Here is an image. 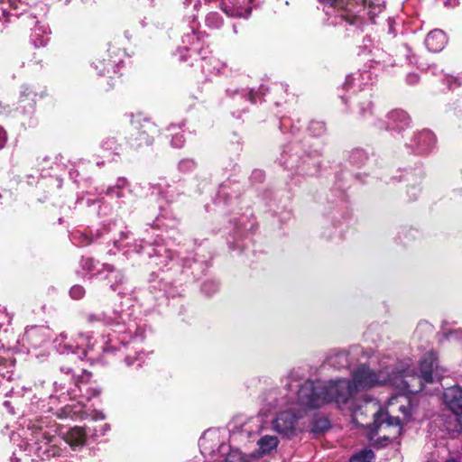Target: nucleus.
Instances as JSON below:
<instances>
[{
	"label": "nucleus",
	"instance_id": "58836bf2",
	"mask_svg": "<svg viewBox=\"0 0 462 462\" xmlns=\"http://www.w3.org/2000/svg\"><path fill=\"white\" fill-rule=\"evenodd\" d=\"M349 23L353 24V23H355V21L351 20V21H349Z\"/></svg>",
	"mask_w": 462,
	"mask_h": 462
},
{
	"label": "nucleus",
	"instance_id": "c756f323",
	"mask_svg": "<svg viewBox=\"0 0 462 462\" xmlns=\"http://www.w3.org/2000/svg\"><path fill=\"white\" fill-rule=\"evenodd\" d=\"M112 144H114L113 140H108L106 143H104V145H106V149H112Z\"/></svg>",
	"mask_w": 462,
	"mask_h": 462
},
{
	"label": "nucleus",
	"instance_id": "bb28decb",
	"mask_svg": "<svg viewBox=\"0 0 462 462\" xmlns=\"http://www.w3.org/2000/svg\"><path fill=\"white\" fill-rule=\"evenodd\" d=\"M448 336L455 338H462V331L449 332Z\"/></svg>",
	"mask_w": 462,
	"mask_h": 462
},
{
	"label": "nucleus",
	"instance_id": "9b49d317",
	"mask_svg": "<svg viewBox=\"0 0 462 462\" xmlns=\"http://www.w3.org/2000/svg\"><path fill=\"white\" fill-rule=\"evenodd\" d=\"M436 138L430 130H423L418 133L414 138V146L420 152L430 151L435 144Z\"/></svg>",
	"mask_w": 462,
	"mask_h": 462
},
{
	"label": "nucleus",
	"instance_id": "2f4dec72",
	"mask_svg": "<svg viewBox=\"0 0 462 462\" xmlns=\"http://www.w3.org/2000/svg\"><path fill=\"white\" fill-rule=\"evenodd\" d=\"M102 430H103L102 434H105V432H106V430H109V426H108L107 424H105V425L103 426V429H102Z\"/></svg>",
	"mask_w": 462,
	"mask_h": 462
},
{
	"label": "nucleus",
	"instance_id": "9d476101",
	"mask_svg": "<svg viewBox=\"0 0 462 462\" xmlns=\"http://www.w3.org/2000/svg\"><path fill=\"white\" fill-rule=\"evenodd\" d=\"M447 42L445 33L440 30L431 31L425 39V44L432 52L440 51Z\"/></svg>",
	"mask_w": 462,
	"mask_h": 462
},
{
	"label": "nucleus",
	"instance_id": "6ab92c4d",
	"mask_svg": "<svg viewBox=\"0 0 462 462\" xmlns=\"http://www.w3.org/2000/svg\"><path fill=\"white\" fill-rule=\"evenodd\" d=\"M206 23L209 27L218 28L222 24V20L217 13H210L206 18Z\"/></svg>",
	"mask_w": 462,
	"mask_h": 462
},
{
	"label": "nucleus",
	"instance_id": "f8f14e48",
	"mask_svg": "<svg viewBox=\"0 0 462 462\" xmlns=\"http://www.w3.org/2000/svg\"><path fill=\"white\" fill-rule=\"evenodd\" d=\"M410 123L409 116L402 110H393L388 115L387 128L402 130Z\"/></svg>",
	"mask_w": 462,
	"mask_h": 462
},
{
	"label": "nucleus",
	"instance_id": "0eeeda50",
	"mask_svg": "<svg viewBox=\"0 0 462 462\" xmlns=\"http://www.w3.org/2000/svg\"><path fill=\"white\" fill-rule=\"evenodd\" d=\"M443 400L455 416L457 421L455 430L462 433V387L453 385L447 388L443 394Z\"/></svg>",
	"mask_w": 462,
	"mask_h": 462
},
{
	"label": "nucleus",
	"instance_id": "423d86ee",
	"mask_svg": "<svg viewBox=\"0 0 462 462\" xmlns=\"http://www.w3.org/2000/svg\"><path fill=\"white\" fill-rule=\"evenodd\" d=\"M362 357H368V353L360 346H353L347 351L332 350L328 356L327 364L336 369L348 367L351 364L360 361Z\"/></svg>",
	"mask_w": 462,
	"mask_h": 462
},
{
	"label": "nucleus",
	"instance_id": "393cba45",
	"mask_svg": "<svg viewBox=\"0 0 462 462\" xmlns=\"http://www.w3.org/2000/svg\"><path fill=\"white\" fill-rule=\"evenodd\" d=\"M7 140L5 131L0 127V150L5 146Z\"/></svg>",
	"mask_w": 462,
	"mask_h": 462
},
{
	"label": "nucleus",
	"instance_id": "6e6552de",
	"mask_svg": "<svg viewBox=\"0 0 462 462\" xmlns=\"http://www.w3.org/2000/svg\"><path fill=\"white\" fill-rule=\"evenodd\" d=\"M223 10L229 16L247 17L251 13L250 0H228Z\"/></svg>",
	"mask_w": 462,
	"mask_h": 462
},
{
	"label": "nucleus",
	"instance_id": "f03ea898",
	"mask_svg": "<svg viewBox=\"0 0 462 462\" xmlns=\"http://www.w3.org/2000/svg\"><path fill=\"white\" fill-rule=\"evenodd\" d=\"M414 412L415 407L406 393L392 397L385 411L380 410L374 414L373 437L393 441L402 433V424L410 421Z\"/></svg>",
	"mask_w": 462,
	"mask_h": 462
},
{
	"label": "nucleus",
	"instance_id": "7ed1b4c3",
	"mask_svg": "<svg viewBox=\"0 0 462 462\" xmlns=\"http://www.w3.org/2000/svg\"><path fill=\"white\" fill-rule=\"evenodd\" d=\"M301 384L294 385L295 389H291L286 400H282L279 405L291 404L298 407L299 411L296 414L291 410L280 412L272 421L273 429L284 438L291 439L295 436L299 430L298 420L301 416L300 411H305L310 408L300 405L298 402V392L302 386Z\"/></svg>",
	"mask_w": 462,
	"mask_h": 462
},
{
	"label": "nucleus",
	"instance_id": "a878e982",
	"mask_svg": "<svg viewBox=\"0 0 462 462\" xmlns=\"http://www.w3.org/2000/svg\"><path fill=\"white\" fill-rule=\"evenodd\" d=\"M194 166V162L193 161H182L180 162V169H189V168H191Z\"/></svg>",
	"mask_w": 462,
	"mask_h": 462
},
{
	"label": "nucleus",
	"instance_id": "412c9836",
	"mask_svg": "<svg viewBox=\"0 0 462 462\" xmlns=\"http://www.w3.org/2000/svg\"><path fill=\"white\" fill-rule=\"evenodd\" d=\"M114 63L115 62H112L111 60H109L108 62H106L105 64V63H103V61L98 60L97 62H96L94 64H95L96 69H99V74L104 75L106 73V71H107V72L109 71V68L113 67Z\"/></svg>",
	"mask_w": 462,
	"mask_h": 462
},
{
	"label": "nucleus",
	"instance_id": "e433bc0d",
	"mask_svg": "<svg viewBox=\"0 0 462 462\" xmlns=\"http://www.w3.org/2000/svg\"><path fill=\"white\" fill-rule=\"evenodd\" d=\"M446 5H450L451 4L448 3V1H445Z\"/></svg>",
	"mask_w": 462,
	"mask_h": 462
},
{
	"label": "nucleus",
	"instance_id": "473e14b6",
	"mask_svg": "<svg viewBox=\"0 0 462 462\" xmlns=\"http://www.w3.org/2000/svg\"><path fill=\"white\" fill-rule=\"evenodd\" d=\"M409 78L411 82L417 81V77L415 75L410 76Z\"/></svg>",
	"mask_w": 462,
	"mask_h": 462
},
{
	"label": "nucleus",
	"instance_id": "a211bd4d",
	"mask_svg": "<svg viewBox=\"0 0 462 462\" xmlns=\"http://www.w3.org/2000/svg\"><path fill=\"white\" fill-rule=\"evenodd\" d=\"M319 3L325 5H329L337 9L348 8V0H319Z\"/></svg>",
	"mask_w": 462,
	"mask_h": 462
},
{
	"label": "nucleus",
	"instance_id": "72a5a7b5",
	"mask_svg": "<svg viewBox=\"0 0 462 462\" xmlns=\"http://www.w3.org/2000/svg\"><path fill=\"white\" fill-rule=\"evenodd\" d=\"M99 393V391L97 390H93V393H92V396H96Z\"/></svg>",
	"mask_w": 462,
	"mask_h": 462
},
{
	"label": "nucleus",
	"instance_id": "ddd939ff",
	"mask_svg": "<svg viewBox=\"0 0 462 462\" xmlns=\"http://www.w3.org/2000/svg\"><path fill=\"white\" fill-rule=\"evenodd\" d=\"M64 439L73 448L82 447L86 442V433L82 428L74 427L66 433Z\"/></svg>",
	"mask_w": 462,
	"mask_h": 462
},
{
	"label": "nucleus",
	"instance_id": "ea45409f",
	"mask_svg": "<svg viewBox=\"0 0 462 462\" xmlns=\"http://www.w3.org/2000/svg\"><path fill=\"white\" fill-rule=\"evenodd\" d=\"M367 2L366 0H364V5H366Z\"/></svg>",
	"mask_w": 462,
	"mask_h": 462
},
{
	"label": "nucleus",
	"instance_id": "c9c22d12",
	"mask_svg": "<svg viewBox=\"0 0 462 462\" xmlns=\"http://www.w3.org/2000/svg\"><path fill=\"white\" fill-rule=\"evenodd\" d=\"M108 349H109V346H106L104 348V350H105V351H108Z\"/></svg>",
	"mask_w": 462,
	"mask_h": 462
},
{
	"label": "nucleus",
	"instance_id": "c85d7f7f",
	"mask_svg": "<svg viewBox=\"0 0 462 462\" xmlns=\"http://www.w3.org/2000/svg\"><path fill=\"white\" fill-rule=\"evenodd\" d=\"M36 330H37V328H32L28 329V330L26 331V336H27L28 337H31L34 334V332H35Z\"/></svg>",
	"mask_w": 462,
	"mask_h": 462
},
{
	"label": "nucleus",
	"instance_id": "f3484780",
	"mask_svg": "<svg viewBox=\"0 0 462 462\" xmlns=\"http://www.w3.org/2000/svg\"><path fill=\"white\" fill-rule=\"evenodd\" d=\"M224 462H251L248 457L239 450H231L226 457Z\"/></svg>",
	"mask_w": 462,
	"mask_h": 462
},
{
	"label": "nucleus",
	"instance_id": "5701e85b",
	"mask_svg": "<svg viewBox=\"0 0 462 462\" xmlns=\"http://www.w3.org/2000/svg\"><path fill=\"white\" fill-rule=\"evenodd\" d=\"M184 143V138L181 134L176 133L171 139V145L174 147H181Z\"/></svg>",
	"mask_w": 462,
	"mask_h": 462
},
{
	"label": "nucleus",
	"instance_id": "f704fd0d",
	"mask_svg": "<svg viewBox=\"0 0 462 462\" xmlns=\"http://www.w3.org/2000/svg\"><path fill=\"white\" fill-rule=\"evenodd\" d=\"M377 14H374V13H372V14H368V15H370L371 17H374V15H376Z\"/></svg>",
	"mask_w": 462,
	"mask_h": 462
},
{
	"label": "nucleus",
	"instance_id": "1a4fd4ad",
	"mask_svg": "<svg viewBox=\"0 0 462 462\" xmlns=\"http://www.w3.org/2000/svg\"><path fill=\"white\" fill-rule=\"evenodd\" d=\"M256 453L259 457L270 455L279 445V439L273 435H263L257 440Z\"/></svg>",
	"mask_w": 462,
	"mask_h": 462
},
{
	"label": "nucleus",
	"instance_id": "4be33fe9",
	"mask_svg": "<svg viewBox=\"0 0 462 462\" xmlns=\"http://www.w3.org/2000/svg\"><path fill=\"white\" fill-rule=\"evenodd\" d=\"M69 294L73 299L79 300L84 296L85 290L80 285H75L70 289Z\"/></svg>",
	"mask_w": 462,
	"mask_h": 462
},
{
	"label": "nucleus",
	"instance_id": "20e7f679",
	"mask_svg": "<svg viewBox=\"0 0 462 462\" xmlns=\"http://www.w3.org/2000/svg\"><path fill=\"white\" fill-rule=\"evenodd\" d=\"M407 359L410 360L411 365H409L407 370L402 373V374L408 381H411V378L406 375H413L417 378V380L411 382L413 385H415L416 387H420L416 393L422 390L424 383H432L434 381H439L441 379L442 375L440 374V370H442V368H440L437 363V357L435 353L430 352L423 357V359L420 363L419 374H417L414 372V369L411 368V359Z\"/></svg>",
	"mask_w": 462,
	"mask_h": 462
},
{
	"label": "nucleus",
	"instance_id": "aec40b11",
	"mask_svg": "<svg viewBox=\"0 0 462 462\" xmlns=\"http://www.w3.org/2000/svg\"><path fill=\"white\" fill-rule=\"evenodd\" d=\"M122 184H118L114 187H110L106 190V194L111 197L122 198L124 197L122 187L125 184V180L121 181Z\"/></svg>",
	"mask_w": 462,
	"mask_h": 462
},
{
	"label": "nucleus",
	"instance_id": "7c9ffc66",
	"mask_svg": "<svg viewBox=\"0 0 462 462\" xmlns=\"http://www.w3.org/2000/svg\"><path fill=\"white\" fill-rule=\"evenodd\" d=\"M320 423H322L323 428H327L328 425V421L327 420H320Z\"/></svg>",
	"mask_w": 462,
	"mask_h": 462
},
{
	"label": "nucleus",
	"instance_id": "b1692460",
	"mask_svg": "<svg viewBox=\"0 0 462 462\" xmlns=\"http://www.w3.org/2000/svg\"><path fill=\"white\" fill-rule=\"evenodd\" d=\"M310 130H317V133H315V134H320L324 132L325 125L319 122H312L310 125Z\"/></svg>",
	"mask_w": 462,
	"mask_h": 462
},
{
	"label": "nucleus",
	"instance_id": "f257e3e1",
	"mask_svg": "<svg viewBox=\"0 0 462 462\" xmlns=\"http://www.w3.org/2000/svg\"><path fill=\"white\" fill-rule=\"evenodd\" d=\"M410 365L408 359L400 360L391 356H383L379 361L378 370L361 364L353 370L351 381L338 379L326 383L308 380L299 390L297 402L307 408H319L329 402L346 403L361 391L385 385L403 393H415L420 387H416L411 382L417 378L407 375L411 378L408 381L402 374Z\"/></svg>",
	"mask_w": 462,
	"mask_h": 462
},
{
	"label": "nucleus",
	"instance_id": "39448f33",
	"mask_svg": "<svg viewBox=\"0 0 462 462\" xmlns=\"http://www.w3.org/2000/svg\"><path fill=\"white\" fill-rule=\"evenodd\" d=\"M55 438L42 429L32 431V438L27 442L26 450L40 459L50 458L58 455L55 448Z\"/></svg>",
	"mask_w": 462,
	"mask_h": 462
},
{
	"label": "nucleus",
	"instance_id": "cd10ccee",
	"mask_svg": "<svg viewBox=\"0 0 462 462\" xmlns=\"http://www.w3.org/2000/svg\"><path fill=\"white\" fill-rule=\"evenodd\" d=\"M95 420H104L105 414L101 411H97L94 417Z\"/></svg>",
	"mask_w": 462,
	"mask_h": 462
},
{
	"label": "nucleus",
	"instance_id": "4468645a",
	"mask_svg": "<svg viewBox=\"0 0 462 462\" xmlns=\"http://www.w3.org/2000/svg\"><path fill=\"white\" fill-rule=\"evenodd\" d=\"M152 143V138L145 132L137 131L133 134L129 138V143L133 148L138 149L143 145H150Z\"/></svg>",
	"mask_w": 462,
	"mask_h": 462
},
{
	"label": "nucleus",
	"instance_id": "dca6fc26",
	"mask_svg": "<svg viewBox=\"0 0 462 462\" xmlns=\"http://www.w3.org/2000/svg\"><path fill=\"white\" fill-rule=\"evenodd\" d=\"M374 455L372 450L364 449L359 453L354 455L350 462H374Z\"/></svg>",
	"mask_w": 462,
	"mask_h": 462
},
{
	"label": "nucleus",
	"instance_id": "2eb2a0df",
	"mask_svg": "<svg viewBox=\"0 0 462 462\" xmlns=\"http://www.w3.org/2000/svg\"><path fill=\"white\" fill-rule=\"evenodd\" d=\"M76 348L82 349L81 352H79V359H82L84 356H87L88 350L92 348L89 336L82 333L79 334L77 338Z\"/></svg>",
	"mask_w": 462,
	"mask_h": 462
},
{
	"label": "nucleus",
	"instance_id": "4c0bfd02",
	"mask_svg": "<svg viewBox=\"0 0 462 462\" xmlns=\"http://www.w3.org/2000/svg\"><path fill=\"white\" fill-rule=\"evenodd\" d=\"M127 365H131L132 363L129 361V358L126 359Z\"/></svg>",
	"mask_w": 462,
	"mask_h": 462
}]
</instances>
